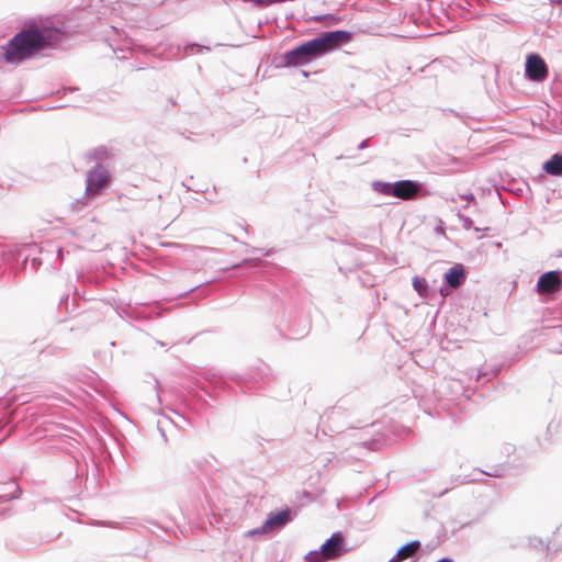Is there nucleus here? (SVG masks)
<instances>
[{
    "instance_id": "nucleus-15",
    "label": "nucleus",
    "mask_w": 562,
    "mask_h": 562,
    "mask_svg": "<svg viewBox=\"0 0 562 562\" xmlns=\"http://www.w3.org/2000/svg\"><path fill=\"white\" fill-rule=\"evenodd\" d=\"M402 560H397V554L394 555L389 562H401Z\"/></svg>"
},
{
    "instance_id": "nucleus-7",
    "label": "nucleus",
    "mask_w": 562,
    "mask_h": 562,
    "mask_svg": "<svg viewBox=\"0 0 562 562\" xmlns=\"http://www.w3.org/2000/svg\"><path fill=\"white\" fill-rule=\"evenodd\" d=\"M393 190V196L411 200L418 193L419 184L411 180H401L394 183Z\"/></svg>"
},
{
    "instance_id": "nucleus-10",
    "label": "nucleus",
    "mask_w": 562,
    "mask_h": 562,
    "mask_svg": "<svg viewBox=\"0 0 562 562\" xmlns=\"http://www.w3.org/2000/svg\"><path fill=\"white\" fill-rule=\"evenodd\" d=\"M289 517H290L289 510H282L277 514H272L266 520L265 527L272 529L274 527L282 526L289 520Z\"/></svg>"
},
{
    "instance_id": "nucleus-11",
    "label": "nucleus",
    "mask_w": 562,
    "mask_h": 562,
    "mask_svg": "<svg viewBox=\"0 0 562 562\" xmlns=\"http://www.w3.org/2000/svg\"><path fill=\"white\" fill-rule=\"evenodd\" d=\"M420 548V543L418 541H412L397 551V560H406L413 557Z\"/></svg>"
},
{
    "instance_id": "nucleus-12",
    "label": "nucleus",
    "mask_w": 562,
    "mask_h": 562,
    "mask_svg": "<svg viewBox=\"0 0 562 562\" xmlns=\"http://www.w3.org/2000/svg\"><path fill=\"white\" fill-rule=\"evenodd\" d=\"M394 183L375 181L373 182V190L383 195H393Z\"/></svg>"
},
{
    "instance_id": "nucleus-16",
    "label": "nucleus",
    "mask_w": 562,
    "mask_h": 562,
    "mask_svg": "<svg viewBox=\"0 0 562 562\" xmlns=\"http://www.w3.org/2000/svg\"><path fill=\"white\" fill-rule=\"evenodd\" d=\"M555 535L558 538L562 536V527L558 529Z\"/></svg>"
},
{
    "instance_id": "nucleus-1",
    "label": "nucleus",
    "mask_w": 562,
    "mask_h": 562,
    "mask_svg": "<svg viewBox=\"0 0 562 562\" xmlns=\"http://www.w3.org/2000/svg\"><path fill=\"white\" fill-rule=\"evenodd\" d=\"M352 34L348 31H330L311 41L304 42L284 55L286 66H301L313 59L339 48L349 43Z\"/></svg>"
},
{
    "instance_id": "nucleus-8",
    "label": "nucleus",
    "mask_w": 562,
    "mask_h": 562,
    "mask_svg": "<svg viewBox=\"0 0 562 562\" xmlns=\"http://www.w3.org/2000/svg\"><path fill=\"white\" fill-rule=\"evenodd\" d=\"M445 279L449 286L456 289L460 286L465 280V270L461 263H456L446 273Z\"/></svg>"
},
{
    "instance_id": "nucleus-2",
    "label": "nucleus",
    "mask_w": 562,
    "mask_h": 562,
    "mask_svg": "<svg viewBox=\"0 0 562 562\" xmlns=\"http://www.w3.org/2000/svg\"><path fill=\"white\" fill-rule=\"evenodd\" d=\"M55 32L49 29L30 27L21 31L3 47V57L8 64H20L42 49L52 45Z\"/></svg>"
},
{
    "instance_id": "nucleus-17",
    "label": "nucleus",
    "mask_w": 562,
    "mask_h": 562,
    "mask_svg": "<svg viewBox=\"0 0 562 562\" xmlns=\"http://www.w3.org/2000/svg\"><path fill=\"white\" fill-rule=\"evenodd\" d=\"M438 562H452V561L448 558H445V559L439 560Z\"/></svg>"
},
{
    "instance_id": "nucleus-6",
    "label": "nucleus",
    "mask_w": 562,
    "mask_h": 562,
    "mask_svg": "<svg viewBox=\"0 0 562 562\" xmlns=\"http://www.w3.org/2000/svg\"><path fill=\"white\" fill-rule=\"evenodd\" d=\"M562 281L559 273L555 271H549L541 274L537 282V289L539 293L551 294L555 293L561 289Z\"/></svg>"
},
{
    "instance_id": "nucleus-9",
    "label": "nucleus",
    "mask_w": 562,
    "mask_h": 562,
    "mask_svg": "<svg viewBox=\"0 0 562 562\" xmlns=\"http://www.w3.org/2000/svg\"><path fill=\"white\" fill-rule=\"evenodd\" d=\"M543 170L551 176H562V154H554L546 161Z\"/></svg>"
},
{
    "instance_id": "nucleus-14",
    "label": "nucleus",
    "mask_w": 562,
    "mask_h": 562,
    "mask_svg": "<svg viewBox=\"0 0 562 562\" xmlns=\"http://www.w3.org/2000/svg\"><path fill=\"white\" fill-rule=\"evenodd\" d=\"M306 562H323L325 561L323 558V552L321 551H312L305 557Z\"/></svg>"
},
{
    "instance_id": "nucleus-5",
    "label": "nucleus",
    "mask_w": 562,
    "mask_h": 562,
    "mask_svg": "<svg viewBox=\"0 0 562 562\" xmlns=\"http://www.w3.org/2000/svg\"><path fill=\"white\" fill-rule=\"evenodd\" d=\"M322 552L324 560H334L339 558L346 552L344 548V537L340 532H335L331 537L322 546Z\"/></svg>"
},
{
    "instance_id": "nucleus-4",
    "label": "nucleus",
    "mask_w": 562,
    "mask_h": 562,
    "mask_svg": "<svg viewBox=\"0 0 562 562\" xmlns=\"http://www.w3.org/2000/svg\"><path fill=\"white\" fill-rule=\"evenodd\" d=\"M526 75L532 81H543L548 77V67L537 54H531L526 60Z\"/></svg>"
},
{
    "instance_id": "nucleus-3",
    "label": "nucleus",
    "mask_w": 562,
    "mask_h": 562,
    "mask_svg": "<svg viewBox=\"0 0 562 562\" xmlns=\"http://www.w3.org/2000/svg\"><path fill=\"white\" fill-rule=\"evenodd\" d=\"M111 182L110 172L102 166H97L87 175L86 194L95 196L102 192Z\"/></svg>"
},
{
    "instance_id": "nucleus-13",
    "label": "nucleus",
    "mask_w": 562,
    "mask_h": 562,
    "mask_svg": "<svg viewBox=\"0 0 562 562\" xmlns=\"http://www.w3.org/2000/svg\"><path fill=\"white\" fill-rule=\"evenodd\" d=\"M413 286L418 292L420 296H426L428 285L424 278L414 277L413 278Z\"/></svg>"
}]
</instances>
